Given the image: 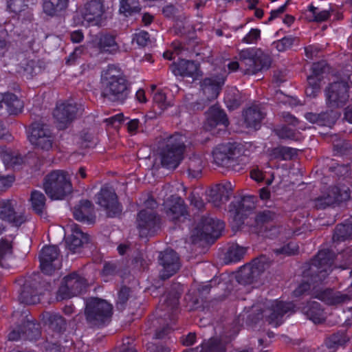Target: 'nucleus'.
Instances as JSON below:
<instances>
[{"label":"nucleus","instance_id":"f03ea898","mask_svg":"<svg viewBox=\"0 0 352 352\" xmlns=\"http://www.w3.org/2000/svg\"><path fill=\"white\" fill-rule=\"evenodd\" d=\"M239 61L230 62L228 67L231 72L237 69L244 74H255L268 69L272 63L270 56L260 48L250 47L241 50L238 54Z\"/></svg>","mask_w":352,"mask_h":352},{"label":"nucleus","instance_id":"ddd939ff","mask_svg":"<svg viewBox=\"0 0 352 352\" xmlns=\"http://www.w3.org/2000/svg\"><path fill=\"white\" fill-rule=\"evenodd\" d=\"M87 280L76 272L64 278L58 289V296L61 299L69 298L84 292L87 287Z\"/></svg>","mask_w":352,"mask_h":352},{"label":"nucleus","instance_id":"864d4df0","mask_svg":"<svg viewBox=\"0 0 352 352\" xmlns=\"http://www.w3.org/2000/svg\"><path fill=\"white\" fill-rule=\"evenodd\" d=\"M2 160L7 166H15L23 163V157L19 155H14L11 153L6 152L2 155Z\"/></svg>","mask_w":352,"mask_h":352},{"label":"nucleus","instance_id":"bb28decb","mask_svg":"<svg viewBox=\"0 0 352 352\" xmlns=\"http://www.w3.org/2000/svg\"><path fill=\"white\" fill-rule=\"evenodd\" d=\"M232 192V186L230 182L219 184L210 190L208 201L212 202L214 206L219 207L221 204L228 201Z\"/></svg>","mask_w":352,"mask_h":352},{"label":"nucleus","instance_id":"2eb2a0df","mask_svg":"<svg viewBox=\"0 0 352 352\" xmlns=\"http://www.w3.org/2000/svg\"><path fill=\"white\" fill-rule=\"evenodd\" d=\"M160 219L151 209L140 211L137 217V227L141 237L153 235L160 228Z\"/></svg>","mask_w":352,"mask_h":352},{"label":"nucleus","instance_id":"603ef678","mask_svg":"<svg viewBox=\"0 0 352 352\" xmlns=\"http://www.w3.org/2000/svg\"><path fill=\"white\" fill-rule=\"evenodd\" d=\"M298 251V246L294 242H289L287 245L280 248L274 250V252L277 254H283L285 256H291L295 254Z\"/></svg>","mask_w":352,"mask_h":352},{"label":"nucleus","instance_id":"6e6d98bb","mask_svg":"<svg viewBox=\"0 0 352 352\" xmlns=\"http://www.w3.org/2000/svg\"><path fill=\"white\" fill-rule=\"evenodd\" d=\"M333 149L337 153L344 154L350 148V143L342 140H337V136L332 137Z\"/></svg>","mask_w":352,"mask_h":352},{"label":"nucleus","instance_id":"7ed1b4c3","mask_svg":"<svg viewBox=\"0 0 352 352\" xmlns=\"http://www.w3.org/2000/svg\"><path fill=\"white\" fill-rule=\"evenodd\" d=\"M186 137L175 133L164 135L158 140V153L163 167L176 168L183 160Z\"/></svg>","mask_w":352,"mask_h":352},{"label":"nucleus","instance_id":"393cba45","mask_svg":"<svg viewBox=\"0 0 352 352\" xmlns=\"http://www.w3.org/2000/svg\"><path fill=\"white\" fill-rule=\"evenodd\" d=\"M74 217L78 221L88 224L95 222L96 215L93 204L87 200L82 199L73 208Z\"/></svg>","mask_w":352,"mask_h":352},{"label":"nucleus","instance_id":"6ab92c4d","mask_svg":"<svg viewBox=\"0 0 352 352\" xmlns=\"http://www.w3.org/2000/svg\"><path fill=\"white\" fill-rule=\"evenodd\" d=\"M96 203L103 207L109 217L120 214L122 207L118 201V197L114 190L108 187H103L96 195Z\"/></svg>","mask_w":352,"mask_h":352},{"label":"nucleus","instance_id":"aec40b11","mask_svg":"<svg viewBox=\"0 0 352 352\" xmlns=\"http://www.w3.org/2000/svg\"><path fill=\"white\" fill-rule=\"evenodd\" d=\"M16 203L14 200L0 201V219L14 226H20L25 221V217L21 211L16 210Z\"/></svg>","mask_w":352,"mask_h":352},{"label":"nucleus","instance_id":"774afa93","mask_svg":"<svg viewBox=\"0 0 352 352\" xmlns=\"http://www.w3.org/2000/svg\"><path fill=\"white\" fill-rule=\"evenodd\" d=\"M325 70V63L323 62L315 63L312 65L311 75L316 76L318 77H321V75L324 73Z\"/></svg>","mask_w":352,"mask_h":352},{"label":"nucleus","instance_id":"c756f323","mask_svg":"<svg viewBox=\"0 0 352 352\" xmlns=\"http://www.w3.org/2000/svg\"><path fill=\"white\" fill-rule=\"evenodd\" d=\"M228 124V119L224 111L218 107L213 106L207 112V118L204 126L206 130L210 131L219 124L226 127Z\"/></svg>","mask_w":352,"mask_h":352},{"label":"nucleus","instance_id":"e2e57ef3","mask_svg":"<svg viewBox=\"0 0 352 352\" xmlns=\"http://www.w3.org/2000/svg\"><path fill=\"white\" fill-rule=\"evenodd\" d=\"M14 181V177L13 175L0 174V193L7 190L12 186Z\"/></svg>","mask_w":352,"mask_h":352},{"label":"nucleus","instance_id":"a18cd8bd","mask_svg":"<svg viewBox=\"0 0 352 352\" xmlns=\"http://www.w3.org/2000/svg\"><path fill=\"white\" fill-rule=\"evenodd\" d=\"M253 208H254V197L245 196L240 201L237 202L236 216L243 214L244 212L251 210Z\"/></svg>","mask_w":352,"mask_h":352},{"label":"nucleus","instance_id":"b1692460","mask_svg":"<svg viewBox=\"0 0 352 352\" xmlns=\"http://www.w3.org/2000/svg\"><path fill=\"white\" fill-rule=\"evenodd\" d=\"M38 282L31 278H26L22 285L19 300L25 305H34L39 302L40 298L37 291Z\"/></svg>","mask_w":352,"mask_h":352},{"label":"nucleus","instance_id":"412c9836","mask_svg":"<svg viewBox=\"0 0 352 352\" xmlns=\"http://www.w3.org/2000/svg\"><path fill=\"white\" fill-rule=\"evenodd\" d=\"M160 264L162 267L160 276L163 280L170 278L180 268L179 256L173 250H166L160 254Z\"/></svg>","mask_w":352,"mask_h":352},{"label":"nucleus","instance_id":"bf43d9fd","mask_svg":"<svg viewBox=\"0 0 352 352\" xmlns=\"http://www.w3.org/2000/svg\"><path fill=\"white\" fill-rule=\"evenodd\" d=\"M153 101L162 110H164L168 106V104L166 102V96L162 91H157L154 94Z\"/></svg>","mask_w":352,"mask_h":352},{"label":"nucleus","instance_id":"de8ad7c7","mask_svg":"<svg viewBox=\"0 0 352 352\" xmlns=\"http://www.w3.org/2000/svg\"><path fill=\"white\" fill-rule=\"evenodd\" d=\"M162 309L174 313L177 311L179 305V296L175 294H168L164 297Z\"/></svg>","mask_w":352,"mask_h":352},{"label":"nucleus","instance_id":"4468645a","mask_svg":"<svg viewBox=\"0 0 352 352\" xmlns=\"http://www.w3.org/2000/svg\"><path fill=\"white\" fill-rule=\"evenodd\" d=\"M82 19L89 25L100 26L105 20L104 0H90L80 9Z\"/></svg>","mask_w":352,"mask_h":352},{"label":"nucleus","instance_id":"0e129e2a","mask_svg":"<svg viewBox=\"0 0 352 352\" xmlns=\"http://www.w3.org/2000/svg\"><path fill=\"white\" fill-rule=\"evenodd\" d=\"M190 204L198 210H201L204 207V202L199 195L191 192L188 197Z\"/></svg>","mask_w":352,"mask_h":352},{"label":"nucleus","instance_id":"4be33fe9","mask_svg":"<svg viewBox=\"0 0 352 352\" xmlns=\"http://www.w3.org/2000/svg\"><path fill=\"white\" fill-rule=\"evenodd\" d=\"M225 80L226 75L224 72L223 74H215L206 78L201 82V89L208 100H214L218 97Z\"/></svg>","mask_w":352,"mask_h":352},{"label":"nucleus","instance_id":"ea45409f","mask_svg":"<svg viewBox=\"0 0 352 352\" xmlns=\"http://www.w3.org/2000/svg\"><path fill=\"white\" fill-rule=\"evenodd\" d=\"M67 3L68 0H44L43 11L50 16H54L66 9Z\"/></svg>","mask_w":352,"mask_h":352},{"label":"nucleus","instance_id":"37998d69","mask_svg":"<svg viewBox=\"0 0 352 352\" xmlns=\"http://www.w3.org/2000/svg\"><path fill=\"white\" fill-rule=\"evenodd\" d=\"M296 155V149L287 146H278L272 148L270 151V155L272 159H278L281 160H290Z\"/></svg>","mask_w":352,"mask_h":352},{"label":"nucleus","instance_id":"e433bc0d","mask_svg":"<svg viewBox=\"0 0 352 352\" xmlns=\"http://www.w3.org/2000/svg\"><path fill=\"white\" fill-rule=\"evenodd\" d=\"M352 239V216L343 223L337 225L333 235V241Z\"/></svg>","mask_w":352,"mask_h":352},{"label":"nucleus","instance_id":"c9c22d12","mask_svg":"<svg viewBox=\"0 0 352 352\" xmlns=\"http://www.w3.org/2000/svg\"><path fill=\"white\" fill-rule=\"evenodd\" d=\"M89 235L82 232L79 228L75 226L72 235L67 239V243L69 249L76 252L85 243H88Z\"/></svg>","mask_w":352,"mask_h":352},{"label":"nucleus","instance_id":"13d9d810","mask_svg":"<svg viewBox=\"0 0 352 352\" xmlns=\"http://www.w3.org/2000/svg\"><path fill=\"white\" fill-rule=\"evenodd\" d=\"M133 43H137L140 47H145L150 43V36L147 32L141 31L134 34Z\"/></svg>","mask_w":352,"mask_h":352},{"label":"nucleus","instance_id":"a19ab883","mask_svg":"<svg viewBox=\"0 0 352 352\" xmlns=\"http://www.w3.org/2000/svg\"><path fill=\"white\" fill-rule=\"evenodd\" d=\"M47 322L50 329L58 336L66 329L67 323L65 318L56 314H47Z\"/></svg>","mask_w":352,"mask_h":352},{"label":"nucleus","instance_id":"5fc2aeb1","mask_svg":"<svg viewBox=\"0 0 352 352\" xmlns=\"http://www.w3.org/2000/svg\"><path fill=\"white\" fill-rule=\"evenodd\" d=\"M276 133L281 139L297 140L298 138L296 132L286 126L276 129Z\"/></svg>","mask_w":352,"mask_h":352},{"label":"nucleus","instance_id":"a211bd4d","mask_svg":"<svg viewBox=\"0 0 352 352\" xmlns=\"http://www.w3.org/2000/svg\"><path fill=\"white\" fill-rule=\"evenodd\" d=\"M224 229V223L219 219L204 217L197 225L193 235L200 240L207 239L208 236L217 238Z\"/></svg>","mask_w":352,"mask_h":352},{"label":"nucleus","instance_id":"2f4dec72","mask_svg":"<svg viewBox=\"0 0 352 352\" xmlns=\"http://www.w3.org/2000/svg\"><path fill=\"white\" fill-rule=\"evenodd\" d=\"M265 116V113L259 106L253 105L249 107L243 113L246 126L256 130L258 129Z\"/></svg>","mask_w":352,"mask_h":352},{"label":"nucleus","instance_id":"72a5a7b5","mask_svg":"<svg viewBox=\"0 0 352 352\" xmlns=\"http://www.w3.org/2000/svg\"><path fill=\"white\" fill-rule=\"evenodd\" d=\"M4 104L10 114L16 115L21 113L23 109L24 104L17 96L12 93H6L3 95L0 101V110Z\"/></svg>","mask_w":352,"mask_h":352},{"label":"nucleus","instance_id":"6e6552de","mask_svg":"<svg viewBox=\"0 0 352 352\" xmlns=\"http://www.w3.org/2000/svg\"><path fill=\"white\" fill-rule=\"evenodd\" d=\"M28 138L35 148L49 151L54 145L56 137L47 124L34 122L30 127Z\"/></svg>","mask_w":352,"mask_h":352},{"label":"nucleus","instance_id":"423d86ee","mask_svg":"<svg viewBox=\"0 0 352 352\" xmlns=\"http://www.w3.org/2000/svg\"><path fill=\"white\" fill-rule=\"evenodd\" d=\"M85 316L87 324L93 328H101L111 320L113 306L106 300L90 297L85 300Z\"/></svg>","mask_w":352,"mask_h":352},{"label":"nucleus","instance_id":"dca6fc26","mask_svg":"<svg viewBox=\"0 0 352 352\" xmlns=\"http://www.w3.org/2000/svg\"><path fill=\"white\" fill-rule=\"evenodd\" d=\"M163 207L168 219L175 223L184 221L188 216L184 201L177 195H171L165 199Z\"/></svg>","mask_w":352,"mask_h":352},{"label":"nucleus","instance_id":"49530a36","mask_svg":"<svg viewBox=\"0 0 352 352\" xmlns=\"http://www.w3.org/2000/svg\"><path fill=\"white\" fill-rule=\"evenodd\" d=\"M246 253V249L239 246L237 244H232L230 246L227 257L230 262H237L240 261Z\"/></svg>","mask_w":352,"mask_h":352},{"label":"nucleus","instance_id":"052dcab7","mask_svg":"<svg viewBox=\"0 0 352 352\" xmlns=\"http://www.w3.org/2000/svg\"><path fill=\"white\" fill-rule=\"evenodd\" d=\"M320 116V125L324 126V125H329L332 124L335 119L337 117V115L335 112L333 111H326V112H322L319 113Z\"/></svg>","mask_w":352,"mask_h":352},{"label":"nucleus","instance_id":"4d7b16f0","mask_svg":"<svg viewBox=\"0 0 352 352\" xmlns=\"http://www.w3.org/2000/svg\"><path fill=\"white\" fill-rule=\"evenodd\" d=\"M261 38V30L257 28H252L251 30L243 38L242 42L247 44L256 43Z\"/></svg>","mask_w":352,"mask_h":352},{"label":"nucleus","instance_id":"8fccbe9b","mask_svg":"<svg viewBox=\"0 0 352 352\" xmlns=\"http://www.w3.org/2000/svg\"><path fill=\"white\" fill-rule=\"evenodd\" d=\"M296 40L297 38L294 37L285 36L280 40L274 41L272 45L278 52H284L291 48V47L293 45L294 43Z\"/></svg>","mask_w":352,"mask_h":352},{"label":"nucleus","instance_id":"5701e85b","mask_svg":"<svg viewBox=\"0 0 352 352\" xmlns=\"http://www.w3.org/2000/svg\"><path fill=\"white\" fill-rule=\"evenodd\" d=\"M173 72L176 76L191 78L193 80H197L203 75L199 63L185 59H181L175 64Z\"/></svg>","mask_w":352,"mask_h":352},{"label":"nucleus","instance_id":"79ce46f5","mask_svg":"<svg viewBox=\"0 0 352 352\" xmlns=\"http://www.w3.org/2000/svg\"><path fill=\"white\" fill-rule=\"evenodd\" d=\"M24 328L25 329V331H21V332H19L16 330L12 331L8 334V340L11 341H15L18 340L21 338V335H25L27 338H31L32 337V333H33L34 336H36L38 334V329L36 327V324L27 321L24 324Z\"/></svg>","mask_w":352,"mask_h":352},{"label":"nucleus","instance_id":"39448f33","mask_svg":"<svg viewBox=\"0 0 352 352\" xmlns=\"http://www.w3.org/2000/svg\"><path fill=\"white\" fill-rule=\"evenodd\" d=\"M334 261V254L329 250H322L318 252L312 261L310 270L316 274L311 278V283L303 282L294 291V295L299 297L306 292H311L314 286H318L332 271Z\"/></svg>","mask_w":352,"mask_h":352},{"label":"nucleus","instance_id":"9d476101","mask_svg":"<svg viewBox=\"0 0 352 352\" xmlns=\"http://www.w3.org/2000/svg\"><path fill=\"white\" fill-rule=\"evenodd\" d=\"M327 105L331 109L340 108L349 100L350 91L348 85L344 82H335L330 84L324 91Z\"/></svg>","mask_w":352,"mask_h":352},{"label":"nucleus","instance_id":"c03bdc74","mask_svg":"<svg viewBox=\"0 0 352 352\" xmlns=\"http://www.w3.org/2000/svg\"><path fill=\"white\" fill-rule=\"evenodd\" d=\"M186 166L189 177L192 178H197L201 175L203 164L202 160L200 157L194 155L189 157L186 163Z\"/></svg>","mask_w":352,"mask_h":352},{"label":"nucleus","instance_id":"cd10ccee","mask_svg":"<svg viewBox=\"0 0 352 352\" xmlns=\"http://www.w3.org/2000/svg\"><path fill=\"white\" fill-rule=\"evenodd\" d=\"M263 270V265H259L257 260H254L252 263L244 265L240 270L237 280L241 284H251L260 276Z\"/></svg>","mask_w":352,"mask_h":352},{"label":"nucleus","instance_id":"f257e3e1","mask_svg":"<svg viewBox=\"0 0 352 352\" xmlns=\"http://www.w3.org/2000/svg\"><path fill=\"white\" fill-rule=\"evenodd\" d=\"M101 96L112 102H123L129 93L126 76L113 65H109L101 74Z\"/></svg>","mask_w":352,"mask_h":352},{"label":"nucleus","instance_id":"3c124183","mask_svg":"<svg viewBox=\"0 0 352 352\" xmlns=\"http://www.w3.org/2000/svg\"><path fill=\"white\" fill-rule=\"evenodd\" d=\"M120 12L126 16L132 15L134 13H138L141 10L138 6H132L129 3V0H120Z\"/></svg>","mask_w":352,"mask_h":352},{"label":"nucleus","instance_id":"a878e982","mask_svg":"<svg viewBox=\"0 0 352 352\" xmlns=\"http://www.w3.org/2000/svg\"><path fill=\"white\" fill-rule=\"evenodd\" d=\"M278 214L274 210H264L256 214L254 218L255 226L260 233H265L275 228V223Z\"/></svg>","mask_w":352,"mask_h":352},{"label":"nucleus","instance_id":"9b49d317","mask_svg":"<svg viewBox=\"0 0 352 352\" xmlns=\"http://www.w3.org/2000/svg\"><path fill=\"white\" fill-rule=\"evenodd\" d=\"M292 308L293 305L290 302L266 300L261 314L262 318L265 319L270 324L277 327L282 324L283 316Z\"/></svg>","mask_w":352,"mask_h":352},{"label":"nucleus","instance_id":"473e14b6","mask_svg":"<svg viewBox=\"0 0 352 352\" xmlns=\"http://www.w3.org/2000/svg\"><path fill=\"white\" fill-rule=\"evenodd\" d=\"M302 313L315 324L323 322L326 319V314L321 305L316 301H310L302 308Z\"/></svg>","mask_w":352,"mask_h":352},{"label":"nucleus","instance_id":"4c0bfd02","mask_svg":"<svg viewBox=\"0 0 352 352\" xmlns=\"http://www.w3.org/2000/svg\"><path fill=\"white\" fill-rule=\"evenodd\" d=\"M97 47L102 52L114 53L119 49L118 45L113 35L101 34L97 41Z\"/></svg>","mask_w":352,"mask_h":352},{"label":"nucleus","instance_id":"c85d7f7f","mask_svg":"<svg viewBox=\"0 0 352 352\" xmlns=\"http://www.w3.org/2000/svg\"><path fill=\"white\" fill-rule=\"evenodd\" d=\"M349 198L347 190L341 191L338 187L335 186L331 189L327 197H318L314 200V203L317 208H324L327 206L345 201Z\"/></svg>","mask_w":352,"mask_h":352},{"label":"nucleus","instance_id":"680f3d73","mask_svg":"<svg viewBox=\"0 0 352 352\" xmlns=\"http://www.w3.org/2000/svg\"><path fill=\"white\" fill-rule=\"evenodd\" d=\"M130 289L122 287L118 292L117 305L119 309H122L129 297Z\"/></svg>","mask_w":352,"mask_h":352},{"label":"nucleus","instance_id":"69168bd1","mask_svg":"<svg viewBox=\"0 0 352 352\" xmlns=\"http://www.w3.org/2000/svg\"><path fill=\"white\" fill-rule=\"evenodd\" d=\"M45 351L46 352H65V348L61 346L60 344L57 342H50L48 339L47 340V343L45 345Z\"/></svg>","mask_w":352,"mask_h":352},{"label":"nucleus","instance_id":"20e7f679","mask_svg":"<svg viewBox=\"0 0 352 352\" xmlns=\"http://www.w3.org/2000/svg\"><path fill=\"white\" fill-rule=\"evenodd\" d=\"M214 162L222 167L236 170L249 162V151L241 144L228 142L218 145L212 152Z\"/></svg>","mask_w":352,"mask_h":352},{"label":"nucleus","instance_id":"f704fd0d","mask_svg":"<svg viewBox=\"0 0 352 352\" xmlns=\"http://www.w3.org/2000/svg\"><path fill=\"white\" fill-rule=\"evenodd\" d=\"M226 342L221 338H211L207 342H204L199 348L189 349L184 352H226Z\"/></svg>","mask_w":352,"mask_h":352},{"label":"nucleus","instance_id":"338daca9","mask_svg":"<svg viewBox=\"0 0 352 352\" xmlns=\"http://www.w3.org/2000/svg\"><path fill=\"white\" fill-rule=\"evenodd\" d=\"M102 273L104 276L115 275L117 273V265L113 263H107L104 265Z\"/></svg>","mask_w":352,"mask_h":352},{"label":"nucleus","instance_id":"0eeeda50","mask_svg":"<svg viewBox=\"0 0 352 352\" xmlns=\"http://www.w3.org/2000/svg\"><path fill=\"white\" fill-rule=\"evenodd\" d=\"M43 188L52 199H63L72 190L69 175L62 170H56L47 174L44 179Z\"/></svg>","mask_w":352,"mask_h":352},{"label":"nucleus","instance_id":"09e8293b","mask_svg":"<svg viewBox=\"0 0 352 352\" xmlns=\"http://www.w3.org/2000/svg\"><path fill=\"white\" fill-rule=\"evenodd\" d=\"M349 341V338L344 332H338L328 338L326 344L329 348L342 346Z\"/></svg>","mask_w":352,"mask_h":352},{"label":"nucleus","instance_id":"58836bf2","mask_svg":"<svg viewBox=\"0 0 352 352\" xmlns=\"http://www.w3.org/2000/svg\"><path fill=\"white\" fill-rule=\"evenodd\" d=\"M30 201L32 208L36 214L42 216L45 213L46 198L43 192L38 190L32 191Z\"/></svg>","mask_w":352,"mask_h":352},{"label":"nucleus","instance_id":"f3484780","mask_svg":"<svg viewBox=\"0 0 352 352\" xmlns=\"http://www.w3.org/2000/svg\"><path fill=\"white\" fill-rule=\"evenodd\" d=\"M40 267L46 274H52L61 267L59 250L56 245L45 246L39 254Z\"/></svg>","mask_w":352,"mask_h":352},{"label":"nucleus","instance_id":"f8f14e48","mask_svg":"<svg viewBox=\"0 0 352 352\" xmlns=\"http://www.w3.org/2000/svg\"><path fill=\"white\" fill-rule=\"evenodd\" d=\"M85 109L77 103L63 102L58 104L53 116L60 129H65L74 120L82 114Z\"/></svg>","mask_w":352,"mask_h":352},{"label":"nucleus","instance_id":"7c9ffc66","mask_svg":"<svg viewBox=\"0 0 352 352\" xmlns=\"http://www.w3.org/2000/svg\"><path fill=\"white\" fill-rule=\"evenodd\" d=\"M13 238H2L0 240V266L8 269L13 262Z\"/></svg>","mask_w":352,"mask_h":352},{"label":"nucleus","instance_id":"1a4fd4ad","mask_svg":"<svg viewBox=\"0 0 352 352\" xmlns=\"http://www.w3.org/2000/svg\"><path fill=\"white\" fill-rule=\"evenodd\" d=\"M311 296L317 298L327 305L338 306L348 302L352 299V292L349 289L345 292H340L331 288H322L314 286Z\"/></svg>","mask_w":352,"mask_h":352}]
</instances>
